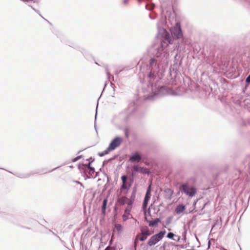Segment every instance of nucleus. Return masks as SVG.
I'll return each mask as SVG.
<instances>
[{
    "label": "nucleus",
    "mask_w": 250,
    "mask_h": 250,
    "mask_svg": "<svg viewBox=\"0 0 250 250\" xmlns=\"http://www.w3.org/2000/svg\"><path fill=\"white\" fill-rule=\"evenodd\" d=\"M181 189L188 195L192 197L196 193V189L192 187H189L187 184H184L181 187Z\"/></svg>",
    "instance_id": "2"
},
{
    "label": "nucleus",
    "mask_w": 250,
    "mask_h": 250,
    "mask_svg": "<svg viewBox=\"0 0 250 250\" xmlns=\"http://www.w3.org/2000/svg\"><path fill=\"white\" fill-rule=\"evenodd\" d=\"M133 170L134 172L139 171L140 173L143 174H148L149 172V171L147 168L143 167H140L138 165L133 166Z\"/></svg>",
    "instance_id": "6"
},
{
    "label": "nucleus",
    "mask_w": 250,
    "mask_h": 250,
    "mask_svg": "<svg viewBox=\"0 0 250 250\" xmlns=\"http://www.w3.org/2000/svg\"><path fill=\"white\" fill-rule=\"evenodd\" d=\"M180 239V236H178V240H179Z\"/></svg>",
    "instance_id": "26"
},
{
    "label": "nucleus",
    "mask_w": 250,
    "mask_h": 250,
    "mask_svg": "<svg viewBox=\"0 0 250 250\" xmlns=\"http://www.w3.org/2000/svg\"><path fill=\"white\" fill-rule=\"evenodd\" d=\"M107 203V199H104L103 201V202L102 206V213L104 215L105 213V210H106V208Z\"/></svg>",
    "instance_id": "11"
},
{
    "label": "nucleus",
    "mask_w": 250,
    "mask_h": 250,
    "mask_svg": "<svg viewBox=\"0 0 250 250\" xmlns=\"http://www.w3.org/2000/svg\"><path fill=\"white\" fill-rule=\"evenodd\" d=\"M141 160V156L138 153H135L130 157L129 161L132 163L137 162H139Z\"/></svg>",
    "instance_id": "8"
},
{
    "label": "nucleus",
    "mask_w": 250,
    "mask_h": 250,
    "mask_svg": "<svg viewBox=\"0 0 250 250\" xmlns=\"http://www.w3.org/2000/svg\"><path fill=\"white\" fill-rule=\"evenodd\" d=\"M147 202H148V201L147 200H145L144 199V202H143V207L144 208H146L147 205Z\"/></svg>",
    "instance_id": "21"
},
{
    "label": "nucleus",
    "mask_w": 250,
    "mask_h": 250,
    "mask_svg": "<svg viewBox=\"0 0 250 250\" xmlns=\"http://www.w3.org/2000/svg\"><path fill=\"white\" fill-rule=\"evenodd\" d=\"M185 206L182 205L178 206L175 208V212L177 214H180L184 211L185 209Z\"/></svg>",
    "instance_id": "10"
},
{
    "label": "nucleus",
    "mask_w": 250,
    "mask_h": 250,
    "mask_svg": "<svg viewBox=\"0 0 250 250\" xmlns=\"http://www.w3.org/2000/svg\"><path fill=\"white\" fill-rule=\"evenodd\" d=\"M165 192H166L168 193V194H169L170 195V196L172 195L173 192V190H171L170 188H167V189H166Z\"/></svg>",
    "instance_id": "15"
},
{
    "label": "nucleus",
    "mask_w": 250,
    "mask_h": 250,
    "mask_svg": "<svg viewBox=\"0 0 250 250\" xmlns=\"http://www.w3.org/2000/svg\"><path fill=\"white\" fill-rule=\"evenodd\" d=\"M246 82L248 83H250V75L247 78Z\"/></svg>",
    "instance_id": "23"
},
{
    "label": "nucleus",
    "mask_w": 250,
    "mask_h": 250,
    "mask_svg": "<svg viewBox=\"0 0 250 250\" xmlns=\"http://www.w3.org/2000/svg\"><path fill=\"white\" fill-rule=\"evenodd\" d=\"M174 236V234L172 232H169L167 235V237L170 239H173Z\"/></svg>",
    "instance_id": "16"
},
{
    "label": "nucleus",
    "mask_w": 250,
    "mask_h": 250,
    "mask_svg": "<svg viewBox=\"0 0 250 250\" xmlns=\"http://www.w3.org/2000/svg\"><path fill=\"white\" fill-rule=\"evenodd\" d=\"M125 135L126 138H128L129 136V130L128 129H125Z\"/></svg>",
    "instance_id": "18"
},
{
    "label": "nucleus",
    "mask_w": 250,
    "mask_h": 250,
    "mask_svg": "<svg viewBox=\"0 0 250 250\" xmlns=\"http://www.w3.org/2000/svg\"><path fill=\"white\" fill-rule=\"evenodd\" d=\"M154 61V60L153 59H152L151 60V62H153Z\"/></svg>",
    "instance_id": "25"
},
{
    "label": "nucleus",
    "mask_w": 250,
    "mask_h": 250,
    "mask_svg": "<svg viewBox=\"0 0 250 250\" xmlns=\"http://www.w3.org/2000/svg\"><path fill=\"white\" fill-rule=\"evenodd\" d=\"M127 186L126 183H123L122 186L121 187V189H126Z\"/></svg>",
    "instance_id": "19"
},
{
    "label": "nucleus",
    "mask_w": 250,
    "mask_h": 250,
    "mask_svg": "<svg viewBox=\"0 0 250 250\" xmlns=\"http://www.w3.org/2000/svg\"><path fill=\"white\" fill-rule=\"evenodd\" d=\"M171 33L177 39H179L182 37L183 34L180 24L179 23H176L175 26L171 30Z\"/></svg>",
    "instance_id": "3"
},
{
    "label": "nucleus",
    "mask_w": 250,
    "mask_h": 250,
    "mask_svg": "<svg viewBox=\"0 0 250 250\" xmlns=\"http://www.w3.org/2000/svg\"><path fill=\"white\" fill-rule=\"evenodd\" d=\"M104 250H116L114 247L108 246Z\"/></svg>",
    "instance_id": "20"
},
{
    "label": "nucleus",
    "mask_w": 250,
    "mask_h": 250,
    "mask_svg": "<svg viewBox=\"0 0 250 250\" xmlns=\"http://www.w3.org/2000/svg\"><path fill=\"white\" fill-rule=\"evenodd\" d=\"M122 142V139L117 137L112 140L110 144L108 149L109 150H112L115 149L117 147L119 146Z\"/></svg>",
    "instance_id": "5"
},
{
    "label": "nucleus",
    "mask_w": 250,
    "mask_h": 250,
    "mask_svg": "<svg viewBox=\"0 0 250 250\" xmlns=\"http://www.w3.org/2000/svg\"><path fill=\"white\" fill-rule=\"evenodd\" d=\"M209 244H210V241H208V246H209Z\"/></svg>",
    "instance_id": "27"
},
{
    "label": "nucleus",
    "mask_w": 250,
    "mask_h": 250,
    "mask_svg": "<svg viewBox=\"0 0 250 250\" xmlns=\"http://www.w3.org/2000/svg\"><path fill=\"white\" fill-rule=\"evenodd\" d=\"M90 164H91V163H90V162H89V163H88V164L87 165H86V167H87L89 169H91V170H94V168H91V167H90Z\"/></svg>",
    "instance_id": "22"
},
{
    "label": "nucleus",
    "mask_w": 250,
    "mask_h": 250,
    "mask_svg": "<svg viewBox=\"0 0 250 250\" xmlns=\"http://www.w3.org/2000/svg\"><path fill=\"white\" fill-rule=\"evenodd\" d=\"M166 233L165 231H161L159 233L152 236L148 242V245L149 246H152L155 245L157 242L161 240L164 237Z\"/></svg>",
    "instance_id": "1"
},
{
    "label": "nucleus",
    "mask_w": 250,
    "mask_h": 250,
    "mask_svg": "<svg viewBox=\"0 0 250 250\" xmlns=\"http://www.w3.org/2000/svg\"><path fill=\"white\" fill-rule=\"evenodd\" d=\"M124 2L125 4H126L127 3V0H124Z\"/></svg>",
    "instance_id": "24"
},
{
    "label": "nucleus",
    "mask_w": 250,
    "mask_h": 250,
    "mask_svg": "<svg viewBox=\"0 0 250 250\" xmlns=\"http://www.w3.org/2000/svg\"><path fill=\"white\" fill-rule=\"evenodd\" d=\"M123 226L119 224L115 225V229L118 231V232H121L123 230Z\"/></svg>",
    "instance_id": "12"
},
{
    "label": "nucleus",
    "mask_w": 250,
    "mask_h": 250,
    "mask_svg": "<svg viewBox=\"0 0 250 250\" xmlns=\"http://www.w3.org/2000/svg\"><path fill=\"white\" fill-rule=\"evenodd\" d=\"M150 198V187L148 188L146 193L145 195V200L148 201L149 199Z\"/></svg>",
    "instance_id": "13"
},
{
    "label": "nucleus",
    "mask_w": 250,
    "mask_h": 250,
    "mask_svg": "<svg viewBox=\"0 0 250 250\" xmlns=\"http://www.w3.org/2000/svg\"><path fill=\"white\" fill-rule=\"evenodd\" d=\"M149 235H150V233L149 232L148 230L142 231V236L138 238V239L140 241H144L147 238V236H148Z\"/></svg>",
    "instance_id": "9"
},
{
    "label": "nucleus",
    "mask_w": 250,
    "mask_h": 250,
    "mask_svg": "<svg viewBox=\"0 0 250 250\" xmlns=\"http://www.w3.org/2000/svg\"><path fill=\"white\" fill-rule=\"evenodd\" d=\"M160 222V220L159 219H155V220L153 221H151L149 223V226H156L158 222Z\"/></svg>",
    "instance_id": "14"
},
{
    "label": "nucleus",
    "mask_w": 250,
    "mask_h": 250,
    "mask_svg": "<svg viewBox=\"0 0 250 250\" xmlns=\"http://www.w3.org/2000/svg\"><path fill=\"white\" fill-rule=\"evenodd\" d=\"M121 179L122 180L123 183H126L127 177L125 175H123L122 176Z\"/></svg>",
    "instance_id": "17"
},
{
    "label": "nucleus",
    "mask_w": 250,
    "mask_h": 250,
    "mask_svg": "<svg viewBox=\"0 0 250 250\" xmlns=\"http://www.w3.org/2000/svg\"><path fill=\"white\" fill-rule=\"evenodd\" d=\"M133 200L131 199H128L125 196H123L119 198L117 200V204L120 206H123L125 204L127 205V207H132Z\"/></svg>",
    "instance_id": "4"
},
{
    "label": "nucleus",
    "mask_w": 250,
    "mask_h": 250,
    "mask_svg": "<svg viewBox=\"0 0 250 250\" xmlns=\"http://www.w3.org/2000/svg\"><path fill=\"white\" fill-rule=\"evenodd\" d=\"M132 209V207H126L124 213L123 215V219L124 222L126 221L129 217V216H130V211Z\"/></svg>",
    "instance_id": "7"
}]
</instances>
